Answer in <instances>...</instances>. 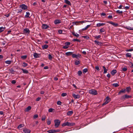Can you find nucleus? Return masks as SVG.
Instances as JSON below:
<instances>
[{"instance_id": "nucleus-1", "label": "nucleus", "mask_w": 133, "mask_h": 133, "mask_svg": "<svg viewBox=\"0 0 133 133\" xmlns=\"http://www.w3.org/2000/svg\"><path fill=\"white\" fill-rule=\"evenodd\" d=\"M75 125V123H70L68 122H67L63 123V124L62 125L63 127H64L66 126H71L74 125Z\"/></svg>"}, {"instance_id": "nucleus-2", "label": "nucleus", "mask_w": 133, "mask_h": 133, "mask_svg": "<svg viewBox=\"0 0 133 133\" xmlns=\"http://www.w3.org/2000/svg\"><path fill=\"white\" fill-rule=\"evenodd\" d=\"M55 126V127L57 128L59 125L60 123V121L58 119H56L54 121Z\"/></svg>"}, {"instance_id": "nucleus-3", "label": "nucleus", "mask_w": 133, "mask_h": 133, "mask_svg": "<svg viewBox=\"0 0 133 133\" xmlns=\"http://www.w3.org/2000/svg\"><path fill=\"white\" fill-rule=\"evenodd\" d=\"M19 8L23 10H25L27 9V6L25 4H22L19 6Z\"/></svg>"}, {"instance_id": "nucleus-4", "label": "nucleus", "mask_w": 133, "mask_h": 133, "mask_svg": "<svg viewBox=\"0 0 133 133\" xmlns=\"http://www.w3.org/2000/svg\"><path fill=\"white\" fill-rule=\"evenodd\" d=\"M81 56V55L79 54L77 55L75 54H73L72 56L73 58H76L77 59L78 58L80 57Z\"/></svg>"}, {"instance_id": "nucleus-5", "label": "nucleus", "mask_w": 133, "mask_h": 133, "mask_svg": "<svg viewBox=\"0 0 133 133\" xmlns=\"http://www.w3.org/2000/svg\"><path fill=\"white\" fill-rule=\"evenodd\" d=\"M72 96L75 99H78L80 98V95L78 94H72Z\"/></svg>"}, {"instance_id": "nucleus-6", "label": "nucleus", "mask_w": 133, "mask_h": 133, "mask_svg": "<svg viewBox=\"0 0 133 133\" xmlns=\"http://www.w3.org/2000/svg\"><path fill=\"white\" fill-rule=\"evenodd\" d=\"M23 32L25 33H28L29 34L30 32V31L28 28H26L24 29L23 30Z\"/></svg>"}, {"instance_id": "nucleus-7", "label": "nucleus", "mask_w": 133, "mask_h": 133, "mask_svg": "<svg viewBox=\"0 0 133 133\" xmlns=\"http://www.w3.org/2000/svg\"><path fill=\"white\" fill-rule=\"evenodd\" d=\"M23 131L25 133H30L31 131L30 129L26 128L23 129Z\"/></svg>"}, {"instance_id": "nucleus-8", "label": "nucleus", "mask_w": 133, "mask_h": 133, "mask_svg": "<svg viewBox=\"0 0 133 133\" xmlns=\"http://www.w3.org/2000/svg\"><path fill=\"white\" fill-rule=\"evenodd\" d=\"M49 27V26L46 24H42V29H46Z\"/></svg>"}, {"instance_id": "nucleus-9", "label": "nucleus", "mask_w": 133, "mask_h": 133, "mask_svg": "<svg viewBox=\"0 0 133 133\" xmlns=\"http://www.w3.org/2000/svg\"><path fill=\"white\" fill-rule=\"evenodd\" d=\"M33 56L35 58H38L40 57V55L39 54H38L36 53H34Z\"/></svg>"}, {"instance_id": "nucleus-10", "label": "nucleus", "mask_w": 133, "mask_h": 133, "mask_svg": "<svg viewBox=\"0 0 133 133\" xmlns=\"http://www.w3.org/2000/svg\"><path fill=\"white\" fill-rule=\"evenodd\" d=\"M131 96L128 95H124L123 96L122 98V99H125V98H131Z\"/></svg>"}, {"instance_id": "nucleus-11", "label": "nucleus", "mask_w": 133, "mask_h": 133, "mask_svg": "<svg viewBox=\"0 0 133 133\" xmlns=\"http://www.w3.org/2000/svg\"><path fill=\"white\" fill-rule=\"evenodd\" d=\"M97 94V92L96 90L92 89V95H96Z\"/></svg>"}, {"instance_id": "nucleus-12", "label": "nucleus", "mask_w": 133, "mask_h": 133, "mask_svg": "<svg viewBox=\"0 0 133 133\" xmlns=\"http://www.w3.org/2000/svg\"><path fill=\"white\" fill-rule=\"evenodd\" d=\"M105 24V23H97V25L96 26L98 27H100L101 26H103Z\"/></svg>"}, {"instance_id": "nucleus-13", "label": "nucleus", "mask_w": 133, "mask_h": 133, "mask_svg": "<svg viewBox=\"0 0 133 133\" xmlns=\"http://www.w3.org/2000/svg\"><path fill=\"white\" fill-rule=\"evenodd\" d=\"M61 23V21L59 19H56L54 21V23L55 24H59Z\"/></svg>"}, {"instance_id": "nucleus-14", "label": "nucleus", "mask_w": 133, "mask_h": 133, "mask_svg": "<svg viewBox=\"0 0 133 133\" xmlns=\"http://www.w3.org/2000/svg\"><path fill=\"white\" fill-rule=\"evenodd\" d=\"M72 33L73 35L77 37H78L79 36V34H77V33H75V32H72Z\"/></svg>"}, {"instance_id": "nucleus-15", "label": "nucleus", "mask_w": 133, "mask_h": 133, "mask_svg": "<svg viewBox=\"0 0 133 133\" xmlns=\"http://www.w3.org/2000/svg\"><path fill=\"white\" fill-rule=\"evenodd\" d=\"M73 113V111H68L67 113V115L68 116H71Z\"/></svg>"}, {"instance_id": "nucleus-16", "label": "nucleus", "mask_w": 133, "mask_h": 133, "mask_svg": "<svg viewBox=\"0 0 133 133\" xmlns=\"http://www.w3.org/2000/svg\"><path fill=\"white\" fill-rule=\"evenodd\" d=\"M72 52H66L65 54L66 55L69 56L71 55H72Z\"/></svg>"}, {"instance_id": "nucleus-17", "label": "nucleus", "mask_w": 133, "mask_h": 133, "mask_svg": "<svg viewBox=\"0 0 133 133\" xmlns=\"http://www.w3.org/2000/svg\"><path fill=\"white\" fill-rule=\"evenodd\" d=\"M125 89H123L122 90H120L118 93V95H120L121 93H124L125 92Z\"/></svg>"}, {"instance_id": "nucleus-18", "label": "nucleus", "mask_w": 133, "mask_h": 133, "mask_svg": "<svg viewBox=\"0 0 133 133\" xmlns=\"http://www.w3.org/2000/svg\"><path fill=\"white\" fill-rule=\"evenodd\" d=\"M125 28L128 30H133V27H131L129 26H126Z\"/></svg>"}, {"instance_id": "nucleus-19", "label": "nucleus", "mask_w": 133, "mask_h": 133, "mask_svg": "<svg viewBox=\"0 0 133 133\" xmlns=\"http://www.w3.org/2000/svg\"><path fill=\"white\" fill-rule=\"evenodd\" d=\"M117 72V71L116 70H113L111 72V74L112 75L115 74Z\"/></svg>"}, {"instance_id": "nucleus-20", "label": "nucleus", "mask_w": 133, "mask_h": 133, "mask_svg": "<svg viewBox=\"0 0 133 133\" xmlns=\"http://www.w3.org/2000/svg\"><path fill=\"white\" fill-rule=\"evenodd\" d=\"M48 47V46L47 45L45 44L42 46V48L43 49H46Z\"/></svg>"}, {"instance_id": "nucleus-21", "label": "nucleus", "mask_w": 133, "mask_h": 133, "mask_svg": "<svg viewBox=\"0 0 133 133\" xmlns=\"http://www.w3.org/2000/svg\"><path fill=\"white\" fill-rule=\"evenodd\" d=\"M21 70L23 71V73H24L28 74L29 73V72L27 70L24 69H22Z\"/></svg>"}, {"instance_id": "nucleus-22", "label": "nucleus", "mask_w": 133, "mask_h": 133, "mask_svg": "<svg viewBox=\"0 0 133 133\" xmlns=\"http://www.w3.org/2000/svg\"><path fill=\"white\" fill-rule=\"evenodd\" d=\"M31 108V107L30 106H28L27 108L26 109L25 111H28L29 110H30Z\"/></svg>"}, {"instance_id": "nucleus-23", "label": "nucleus", "mask_w": 133, "mask_h": 133, "mask_svg": "<svg viewBox=\"0 0 133 133\" xmlns=\"http://www.w3.org/2000/svg\"><path fill=\"white\" fill-rule=\"evenodd\" d=\"M26 14L25 16V17L26 18L30 17H29V16L30 15V13L29 12H26Z\"/></svg>"}, {"instance_id": "nucleus-24", "label": "nucleus", "mask_w": 133, "mask_h": 133, "mask_svg": "<svg viewBox=\"0 0 133 133\" xmlns=\"http://www.w3.org/2000/svg\"><path fill=\"white\" fill-rule=\"evenodd\" d=\"M5 29V27H3V26H2L0 27V33H1Z\"/></svg>"}, {"instance_id": "nucleus-25", "label": "nucleus", "mask_w": 133, "mask_h": 133, "mask_svg": "<svg viewBox=\"0 0 133 133\" xmlns=\"http://www.w3.org/2000/svg\"><path fill=\"white\" fill-rule=\"evenodd\" d=\"M95 44H96L98 45H101L102 43L100 42H99L96 40H95L94 41Z\"/></svg>"}, {"instance_id": "nucleus-26", "label": "nucleus", "mask_w": 133, "mask_h": 133, "mask_svg": "<svg viewBox=\"0 0 133 133\" xmlns=\"http://www.w3.org/2000/svg\"><path fill=\"white\" fill-rule=\"evenodd\" d=\"M64 2L66 4H68L69 5H71V3H70V2L68 0H65Z\"/></svg>"}, {"instance_id": "nucleus-27", "label": "nucleus", "mask_w": 133, "mask_h": 133, "mask_svg": "<svg viewBox=\"0 0 133 133\" xmlns=\"http://www.w3.org/2000/svg\"><path fill=\"white\" fill-rule=\"evenodd\" d=\"M102 67L104 69V73L105 74L107 72L108 70L106 69L105 67L104 66H103Z\"/></svg>"}, {"instance_id": "nucleus-28", "label": "nucleus", "mask_w": 133, "mask_h": 133, "mask_svg": "<svg viewBox=\"0 0 133 133\" xmlns=\"http://www.w3.org/2000/svg\"><path fill=\"white\" fill-rule=\"evenodd\" d=\"M84 21H78V22H75V24L76 25H78L80 23H81L82 24L83 23H84Z\"/></svg>"}, {"instance_id": "nucleus-29", "label": "nucleus", "mask_w": 133, "mask_h": 133, "mask_svg": "<svg viewBox=\"0 0 133 133\" xmlns=\"http://www.w3.org/2000/svg\"><path fill=\"white\" fill-rule=\"evenodd\" d=\"M80 63V62L79 61L76 60L75 62V64L76 65H77Z\"/></svg>"}, {"instance_id": "nucleus-30", "label": "nucleus", "mask_w": 133, "mask_h": 133, "mask_svg": "<svg viewBox=\"0 0 133 133\" xmlns=\"http://www.w3.org/2000/svg\"><path fill=\"white\" fill-rule=\"evenodd\" d=\"M126 56L127 57H131V55L130 53H128L126 54Z\"/></svg>"}, {"instance_id": "nucleus-31", "label": "nucleus", "mask_w": 133, "mask_h": 133, "mask_svg": "<svg viewBox=\"0 0 133 133\" xmlns=\"http://www.w3.org/2000/svg\"><path fill=\"white\" fill-rule=\"evenodd\" d=\"M24 125L22 124H21L19 125L17 127V128L18 129H20L21 128L23 127L24 126Z\"/></svg>"}, {"instance_id": "nucleus-32", "label": "nucleus", "mask_w": 133, "mask_h": 133, "mask_svg": "<svg viewBox=\"0 0 133 133\" xmlns=\"http://www.w3.org/2000/svg\"><path fill=\"white\" fill-rule=\"evenodd\" d=\"M54 130L51 129L47 131V132L49 133H54Z\"/></svg>"}, {"instance_id": "nucleus-33", "label": "nucleus", "mask_w": 133, "mask_h": 133, "mask_svg": "<svg viewBox=\"0 0 133 133\" xmlns=\"http://www.w3.org/2000/svg\"><path fill=\"white\" fill-rule=\"evenodd\" d=\"M28 65V64L27 63H25V62H24L23 63V64H22V65L24 67H26Z\"/></svg>"}, {"instance_id": "nucleus-34", "label": "nucleus", "mask_w": 133, "mask_h": 133, "mask_svg": "<svg viewBox=\"0 0 133 133\" xmlns=\"http://www.w3.org/2000/svg\"><path fill=\"white\" fill-rule=\"evenodd\" d=\"M27 56L26 55L23 56L21 57V58L23 59H25L26 58Z\"/></svg>"}, {"instance_id": "nucleus-35", "label": "nucleus", "mask_w": 133, "mask_h": 133, "mask_svg": "<svg viewBox=\"0 0 133 133\" xmlns=\"http://www.w3.org/2000/svg\"><path fill=\"white\" fill-rule=\"evenodd\" d=\"M112 85L115 87H117L119 86V85L117 83H115L112 84Z\"/></svg>"}, {"instance_id": "nucleus-36", "label": "nucleus", "mask_w": 133, "mask_h": 133, "mask_svg": "<svg viewBox=\"0 0 133 133\" xmlns=\"http://www.w3.org/2000/svg\"><path fill=\"white\" fill-rule=\"evenodd\" d=\"M11 61H7L5 62V63L6 64H11Z\"/></svg>"}, {"instance_id": "nucleus-37", "label": "nucleus", "mask_w": 133, "mask_h": 133, "mask_svg": "<svg viewBox=\"0 0 133 133\" xmlns=\"http://www.w3.org/2000/svg\"><path fill=\"white\" fill-rule=\"evenodd\" d=\"M131 89L130 87H127L126 88V90L128 92Z\"/></svg>"}, {"instance_id": "nucleus-38", "label": "nucleus", "mask_w": 133, "mask_h": 133, "mask_svg": "<svg viewBox=\"0 0 133 133\" xmlns=\"http://www.w3.org/2000/svg\"><path fill=\"white\" fill-rule=\"evenodd\" d=\"M116 12L117 13L119 14H122L123 12L122 11H120L119 10H117L116 11Z\"/></svg>"}, {"instance_id": "nucleus-39", "label": "nucleus", "mask_w": 133, "mask_h": 133, "mask_svg": "<svg viewBox=\"0 0 133 133\" xmlns=\"http://www.w3.org/2000/svg\"><path fill=\"white\" fill-rule=\"evenodd\" d=\"M90 26V25H88L84 28L82 29L83 30H84L87 29Z\"/></svg>"}, {"instance_id": "nucleus-40", "label": "nucleus", "mask_w": 133, "mask_h": 133, "mask_svg": "<svg viewBox=\"0 0 133 133\" xmlns=\"http://www.w3.org/2000/svg\"><path fill=\"white\" fill-rule=\"evenodd\" d=\"M105 100L109 102L110 101V98L108 96H107L106 97Z\"/></svg>"}, {"instance_id": "nucleus-41", "label": "nucleus", "mask_w": 133, "mask_h": 133, "mask_svg": "<svg viewBox=\"0 0 133 133\" xmlns=\"http://www.w3.org/2000/svg\"><path fill=\"white\" fill-rule=\"evenodd\" d=\"M73 41L74 42L77 41L79 42H81V41L80 40L77 39H74L73 40Z\"/></svg>"}, {"instance_id": "nucleus-42", "label": "nucleus", "mask_w": 133, "mask_h": 133, "mask_svg": "<svg viewBox=\"0 0 133 133\" xmlns=\"http://www.w3.org/2000/svg\"><path fill=\"white\" fill-rule=\"evenodd\" d=\"M127 70V68L126 67H124L122 68V71H125Z\"/></svg>"}, {"instance_id": "nucleus-43", "label": "nucleus", "mask_w": 133, "mask_h": 133, "mask_svg": "<svg viewBox=\"0 0 133 133\" xmlns=\"http://www.w3.org/2000/svg\"><path fill=\"white\" fill-rule=\"evenodd\" d=\"M54 110V109L52 108H50L48 110V111L49 112H52Z\"/></svg>"}, {"instance_id": "nucleus-44", "label": "nucleus", "mask_w": 133, "mask_h": 133, "mask_svg": "<svg viewBox=\"0 0 133 133\" xmlns=\"http://www.w3.org/2000/svg\"><path fill=\"white\" fill-rule=\"evenodd\" d=\"M46 118L45 116V115H43L42 116V121H44L45 120V119Z\"/></svg>"}, {"instance_id": "nucleus-45", "label": "nucleus", "mask_w": 133, "mask_h": 133, "mask_svg": "<svg viewBox=\"0 0 133 133\" xmlns=\"http://www.w3.org/2000/svg\"><path fill=\"white\" fill-rule=\"evenodd\" d=\"M48 58L49 59L51 60L52 58V57L51 56V55L50 54H49Z\"/></svg>"}, {"instance_id": "nucleus-46", "label": "nucleus", "mask_w": 133, "mask_h": 133, "mask_svg": "<svg viewBox=\"0 0 133 133\" xmlns=\"http://www.w3.org/2000/svg\"><path fill=\"white\" fill-rule=\"evenodd\" d=\"M87 71L88 69L87 68L84 69L83 70V72L84 73L86 72Z\"/></svg>"}, {"instance_id": "nucleus-47", "label": "nucleus", "mask_w": 133, "mask_h": 133, "mask_svg": "<svg viewBox=\"0 0 133 133\" xmlns=\"http://www.w3.org/2000/svg\"><path fill=\"white\" fill-rule=\"evenodd\" d=\"M99 31L100 32H102L105 31V30L103 28H102Z\"/></svg>"}, {"instance_id": "nucleus-48", "label": "nucleus", "mask_w": 133, "mask_h": 133, "mask_svg": "<svg viewBox=\"0 0 133 133\" xmlns=\"http://www.w3.org/2000/svg\"><path fill=\"white\" fill-rule=\"evenodd\" d=\"M9 71L11 73L13 74H14V71L12 69H10Z\"/></svg>"}, {"instance_id": "nucleus-49", "label": "nucleus", "mask_w": 133, "mask_h": 133, "mask_svg": "<svg viewBox=\"0 0 133 133\" xmlns=\"http://www.w3.org/2000/svg\"><path fill=\"white\" fill-rule=\"evenodd\" d=\"M69 46L65 45L63 47V48L64 49H66L68 48Z\"/></svg>"}, {"instance_id": "nucleus-50", "label": "nucleus", "mask_w": 133, "mask_h": 133, "mask_svg": "<svg viewBox=\"0 0 133 133\" xmlns=\"http://www.w3.org/2000/svg\"><path fill=\"white\" fill-rule=\"evenodd\" d=\"M78 74L79 76H81L82 74V72L81 71H79L78 72Z\"/></svg>"}, {"instance_id": "nucleus-51", "label": "nucleus", "mask_w": 133, "mask_h": 133, "mask_svg": "<svg viewBox=\"0 0 133 133\" xmlns=\"http://www.w3.org/2000/svg\"><path fill=\"white\" fill-rule=\"evenodd\" d=\"M66 95L67 94L66 93H63L61 94V96H62L63 97H64L65 96H66Z\"/></svg>"}, {"instance_id": "nucleus-52", "label": "nucleus", "mask_w": 133, "mask_h": 133, "mask_svg": "<svg viewBox=\"0 0 133 133\" xmlns=\"http://www.w3.org/2000/svg\"><path fill=\"white\" fill-rule=\"evenodd\" d=\"M129 8H130V6L129 5L128 6H126L125 7H124L123 8V9L125 8L126 9L129 10Z\"/></svg>"}, {"instance_id": "nucleus-53", "label": "nucleus", "mask_w": 133, "mask_h": 133, "mask_svg": "<svg viewBox=\"0 0 133 133\" xmlns=\"http://www.w3.org/2000/svg\"><path fill=\"white\" fill-rule=\"evenodd\" d=\"M109 103V102H108V101H105V102H104V103H103V104H102V106H103L107 104L108 103Z\"/></svg>"}, {"instance_id": "nucleus-54", "label": "nucleus", "mask_w": 133, "mask_h": 133, "mask_svg": "<svg viewBox=\"0 0 133 133\" xmlns=\"http://www.w3.org/2000/svg\"><path fill=\"white\" fill-rule=\"evenodd\" d=\"M65 44L66 45L68 46L70 44V43L69 42H66L65 43Z\"/></svg>"}, {"instance_id": "nucleus-55", "label": "nucleus", "mask_w": 133, "mask_h": 133, "mask_svg": "<svg viewBox=\"0 0 133 133\" xmlns=\"http://www.w3.org/2000/svg\"><path fill=\"white\" fill-rule=\"evenodd\" d=\"M38 115L37 114H35V115L34 116V119H35L36 118H37L38 117Z\"/></svg>"}, {"instance_id": "nucleus-56", "label": "nucleus", "mask_w": 133, "mask_h": 133, "mask_svg": "<svg viewBox=\"0 0 133 133\" xmlns=\"http://www.w3.org/2000/svg\"><path fill=\"white\" fill-rule=\"evenodd\" d=\"M101 36L100 35H98L97 36H94V37L95 38L98 39L101 37Z\"/></svg>"}, {"instance_id": "nucleus-57", "label": "nucleus", "mask_w": 133, "mask_h": 133, "mask_svg": "<svg viewBox=\"0 0 133 133\" xmlns=\"http://www.w3.org/2000/svg\"><path fill=\"white\" fill-rule=\"evenodd\" d=\"M61 104V102L60 101H58L57 102V104L58 105H60Z\"/></svg>"}, {"instance_id": "nucleus-58", "label": "nucleus", "mask_w": 133, "mask_h": 133, "mask_svg": "<svg viewBox=\"0 0 133 133\" xmlns=\"http://www.w3.org/2000/svg\"><path fill=\"white\" fill-rule=\"evenodd\" d=\"M112 25H113V26H117L118 25V24L113 23Z\"/></svg>"}, {"instance_id": "nucleus-59", "label": "nucleus", "mask_w": 133, "mask_h": 133, "mask_svg": "<svg viewBox=\"0 0 133 133\" xmlns=\"http://www.w3.org/2000/svg\"><path fill=\"white\" fill-rule=\"evenodd\" d=\"M50 123L51 121L49 120H48L47 123V124L48 125H49L50 124Z\"/></svg>"}, {"instance_id": "nucleus-60", "label": "nucleus", "mask_w": 133, "mask_h": 133, "mask_svg": "<svg viewBox=\"0 0 133 133\" xmlns=\"http://www.w3.org/2000/svg\"><path fill=\"white\" fill-rule=\"evenodd\" d=\"M16 83V81L15 80H13L11 81V83L12 84H15Z\"/></svg>"}, {"instance_id": "nucleus-61", "label": "nucleus", "mask_w": 133, "mask_h": 133, "mask_svg": "<svg viewBox=\"0 0 133 133\" xmlns=\"http://www.w3.org/2000/svg\"><path fill=\"white\" fill-rule=\"evenodd\" d=\"M41 98L39 97L37 98L36 100V101H39L41 99Z\"/></svg>"}, {"instance_id": "nucleus-62", "label": "nucleus", "mask_w": 133, "mask_h": 133, "mask_svg": "<svg viewBox=\"0 0 133 133\" xmlns=\"http://www.w3.org/2000/svg\"><path fill=\"white\" fill-rule=\"evenodd\" d=\"M107 23H109L111 24L112 25L114 22H113L111 21H108L107 22Z\"/></svg>"}, {"instance_id": "nucleus-63", "label": "nucleus", "mask_w": 133, "mask_h": 133, "mask_svg": "<svg viewBox=\"0 0 133 133\" xmlns=\"http://www.w3.org/2000/svg\"><path fill=\"white\" fill-rule=\"evenodd\" d=\"M18 11H17V13H20L22 11V9H20L18 10Z\"/></svg>"}, {"instance_id": "nucleus-64", "label": "nucleus", "mask_w": 133, "mask_h": 133, "mask_svg": "<svg viewBox=\"0 0 133 133\" xmlns=\"http://www.w3.org/2000/svg\"><path fill=\"white\" fill-rule=\"evenodd\" d=\"M58 32L59 33L61 34L62 32V30H59L58 31Z\"/></svg>"}]
</instances>
